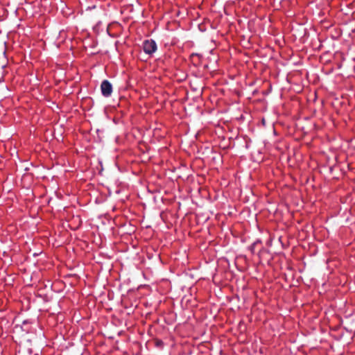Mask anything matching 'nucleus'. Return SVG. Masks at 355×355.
Wrapping results in <instances>:
<instances>
[{"mask_svg":"<svg viewBox=\"0 0 355 355\" xmlns=\"http://www.w3.org/2000/svg\"><path fill=\"white\" fill-rule=\"evenodd\" d=\"M143 49L145 53L151 54L157 49V45L154 40H146L143 44Z\"/></svg>","mask_w":355,"mask_h":355,"instance_id":"1","label":"nucleus"},{"mask_svg":"<svg viewBox=\"0 0 355 355\" xmlns=\"http://www.w3.org/2000/svg\"><path fill=\"white\" fill-rule=\"evenodd\" d=\"M101 89L103 96H104L105 97H108L111 95L112 92V86L108 80H105L102 82L101 85Z\"/></svg>","mask_w":355,"mask_h":355,"instance_id":"2","label":"nucleus"},{"mask_svg":"<svg viewBox=\"0 0 355 355\" xmlns=\"http://www.w3.org/2000/svg\"><path fill=\"white\" fill-rule=\"evenodd\" d=\"M187 78V75L185 73H182L181 76L179 75V82L185 80Z\"/></svg>","mask_w":355,"mask_h":355,"instance_id":"3","label":"nucleus"}]
</instances>
